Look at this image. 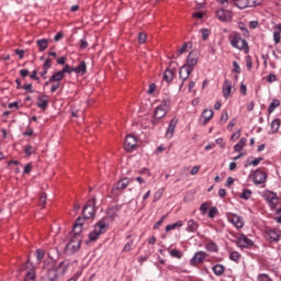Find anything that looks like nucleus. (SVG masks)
Masks as SVG:
<instances>
[{"label":"nucleus","instance_id":"6e6552de","mask_svg":"<svg viewBox=\"0 0 281 281\" xmlns=\"http://www.w3.org/2000/svg\"><path fill=\"white\" fill-rule=\"evenodd\" d=\"M83 218H93L95 216V198L90 199L82 210Z\"/></svg>","mask_w":281,"mask_h":281},{"label":"nucleus","instance_id":"7c9ffc66","mask_svg":"<svg viewBox=\"0 0 281 281\" xmlns=\"http://www.w3.org/2000/svg\"><path fill=\"white\" fill-rule=\"evenodd\" d=\"M280 126H281L280 119H274L270 124V128L272 133H278V131H280Z\"/></svg>","mask_w":281,"mask_h":281},{"label":"nucleus","instance_id":"f257e3e1","mask_svg":"<svg viewBox=\"0 0 281 281\" xmlns=\"http://www.w3.org/2000/svg\"><path fill=\"white\" fill-rule=\"evenodd\" d=\"M117 212H120V206L110 207L106 212L108 216L101 218L95 225L93 231L89 234L90 240H98L102 234H106V229H109V225H111V221H113L117 216Z\"/></svg>","mask_w":281,"mask_h":281},{"label":"nucleus","instance_id":"72a5a7b5","mask_svg":"<svg viewBox=\"0 0 281 281\" xmlns=\"http://www.w3.org/2000/svg\"><path fill=\"white\" fill-rule=\"evenodd\" d=\"M188 53V43H184L182 47L173 55V58H179L181 54Z\"/></svg>","mask_w":281,"mask_h":281},{"label":"nucleus","instance_id":"864d4df0","mask_svg":"<svg viewBox=\"0 0 281 281\" xmlns=\"http://www.w3.org/2000/svg\"><path fill=\"white\" fill-rule=\"evenodd\" d=\"M47 203V194L42 193L40 195V205H45Z\"/></svg>","mask_w":281,"mask_h":281},{"label":"nucleus","instance_id":"338daca9","mask_svg":"<svg viewBox=\"0 0 281 281\" xmlns=\"http://www.w3.org/2000/svg\"><path fill=\"white\" fill-rule=\"evenodd\" d=\"M15 54L19 56V58L23 59L25 50H23V49H15Z\"/></svg>","mask_w":281,"mask_h":281},{"label":"nucleus","instance_id":"39448f33","mask_svg":"<svg viewBox=\"0 0 281 281\" xmlns=\"http://www.w3.org/2000/svg\"><path fill=\"white\" fill-rule=\"evenodd\" d=\"M133 183V179L131 178H123L119 180L116 183L113 184L112 187V195L113 196H120L121 194L124 193V190L128 188Z\"/></svg>","mask_w":281,"mask_h":281},{"label":"nucleus","instance_id":"aec40b11","mask_svg":"<svg viewBox=\"0 0 281 281\" xmlns=\"http://www.w3.org/2000/svg\"><path fill=\"white\" fill-rule=\"evenodd\" d=\"M175 128H177V119H171L168 128L166 131V138L172 139V136L175 135Z\"/></svg>","mask_w":281,"mask_h":281},{"label":"nucleus","instance_id":"79ce46f5","mask_svg":"<svg viewBox=\"0 0 281 281\" xmlns=\"http://www.w3.org/2000/svg\"><path fill=\"white\" fill-rule=\"evenodd\" d=\"M133 249V240H130L125 244V246L123 247V252L126 254L128 251H131Z\"/></svg>","mask_w":281,"mask_h":281},{"label":"nucleus","instance_id":"0eeeda50","mask_svg":"<svg viewBox=\"0 0 281 281\" xmlns=\"http://www.w3.org/2000/svg\"><path fill=\"white\" fill-rule=\"evenodd\" d=\"M170 99L162 101L161 104L155 109V120H162V117H166V115H168V111H170Z\"/></svg>","mask_w":281,"mask_h":281},{"label":"nucleus","instance_id":"3c124183","mask_svg":"<svg viewBox=\"0 0 281 281\" xmlns=\"http://www.w3.org/2000/svg\"><path fill=\"white\" fill-rule=\"evenodd\" d=\"M58 89H60V82H53V85L50 87L52 93H56V91H58Z\"/></svg>","mask_w":281,"mask_h":281},{"label":"nucleus","instance_id":"4be33fe9","mask_svg":"<svg viewBox=\"0 0 281 281\" xmlns=\"http://www.w3.org/2000/svg\"><path fill=\"white\" fill-rule=\"evenodd\" d=\"M232 94V81L229 79H226L223 85V95L227 100L229 95Z\"/></svg>","mask_w":281,"mask_h":281},{"label":"nucleus","instance_id":"49530a36","mask_svg":"<svg viewBox=\"0 0 281 281\" xmlns=\"http://www.w3.org/2000/svg\"><path fill=\"white\" fill-rule=\"evenodd\" d=\"M216 212H218V209H216V206H212L209 211V218H214V216H216Z\"/></svg>","mask_w":281,"mask_h":281},{"label":"nucleus","instance_id":"412c9836","mask_svg":"<svg viewBox=\"0 0 281 281\" xmlns=\"http://www.w3.org/2000/svg\"><path fill=\"white\" fill-rule=\"evenodd\" d=\"M186 231L189 234H196V232H199V222L194 221V220H189L187 222V228Z\"/></svg>","mask_w":281,"mask_h":281},{"label":"nucleus","instance_id":"6e6d98bb","mask_svg":"<svg viewBox=\"0 0 281 281\" xmlns=\"http://www.w3.org/2000/svg\"><path fill=\"white\" fill-rule=\"evenodd\" d=\"M227 120H229V114L227 113V111H224L221 115V122H223V124H225V122H227Z\"/></svg>","mask_w":281,"mask_h":281},{"label":"nucleus","instance_id":"2eb2a0df","mask_svg":"<svg viewBox=\"0 0 281 281\" xmlns=\"http://www.w3.org/2000/svg\"><path fill=\"white\" fill-rule=\"evenodd\" d=\"M265 200L270 205V207H276L279 203L278 194L272 191H268L265 193Z\"/></svg>","mask_w":281,"mask_h":281},{"label":"nucleus","instance_id":"423d86ee","mask_svg":"<svg viewBox=\"0 0 281 281\" xmlns=\"http://www.w3.org/2000/svg\"><path fill=\"white\" fill-rule=\"evenodd\" d=\"M82 243L81 236H72L69 243L65 247V254L71 256V254H76L80 249V244Z\"/></svg>","mask_w":281,"mask_h":281},{"label":"nucleus","instance_id":"58836bf2","mask_svg":"<svg viewBox=\"0 0 281 281\" xmlns=\"http://www.w3.org/2000/svg\"><path fill=\"white\" fill-rule=\"evenodd\" d=\"M257 281H273L267 273H261L257 277Z\"/></svg>","mask_w":281,"mask_h":281},{"label":"nucleus","instance_id":"a18cd8bd","mask_svg":"<svg viewBox=\"0 0 281 281\" xmlns=\"http://www.w3.org/2000/svg\"><path fill=\"white\" fill-rule=\"evenodd\" d=\"M202 38L203 41H207L210 38V30L207 29H202L201 30Z\"/></svg>","mask_w":281,"mask_h":281},{"label":"nucleus","instance_id":"e433bc0d","mask_svg":"<svg viewBox=\"0 0 281 281\" xmlns=\"http://www.w3.org/2000/svg\"><path fill=\"white\" fill-rule=\"evenodd\" d=\"M24 153L25 155L30 156V155H34L36 153V147H33L32 145H26L24 147Z\"/></svg>","mask_w":281,"mask_h":281},{"label":"nucleus","instance_id":"c9c22d12","mask_svg":"<svg viewBox=\"0 0 281 281\" xmlns=\"http://www.w3.org/2000/svg\"><path fill=\"white\" fill-rule=\"evenodd\" d=\"M169 255L171 256V258H178V259L183 258V252H181L180 250H177V249H171L169 251Z\"/></svg>","mask_w":281,"mask_h":281},{"label":"nucleus","instance_id":"e2e57ef3","mask_svg":"<svg viewBox=\"0 0 281 281\" xmlns=\"http://www.w3.org/2000/svg\"><path fill=\"white\" fill-rule=\"evenodd\" d=\"M233 67H234V71L235 74H240V65H238L237 61H233Z\"/></svg>","mask_w":281,"mask_h":281},{"label":"nucleus","instance_id":"680f3d73","mask_svg":"<svg viewBox=\"0 0 281 281\" xmlns=\"http://www.w3.org/2000/svg\"><path fill=\"white\" fill-rule=\"evenodd\" d=\"M63 75L71 74V67L69 65H66L61 70Z\"/></svg>","mask_w":281,"mask_h":281},{"label":"nucleus","instance_id":"4c0bfd02","mask_svg":"<svg viewBox=\"0 0 281 281\" xmlns=\"http://www.w3.org/2000/svg\"><path fill=\"white\" fill-rule=\"evenodd\" d=\"M263 157H258L255 158L254 160L249 161L247 165H245V168H247L248 166H258L260 164V161H263Z\"/></svg>","mask_w":281,"mask_h":281},{"label":"nucleus","instance_id":"cd10ccee","mask_svg":"<svg viewBox=\"0 0 281 281\" xmlns=\"http://www.w3.org/2000/svg\"><path fill=\"white\" fill-rule=\"evenodd\" d=\"M205 249H206V251H210L211 254H216L218 251V245H216V243H214V241H209L205 245Z\"/></svg>","mask_w":281,"mask_h":281},{"label":"nucleus","instance_id":"69168bd1","mask_svg":"<svg viewBox=\"0 0 281 281\" xmlns=\"http://www.w3.org/2000/svg\"><path fill=\"white\" fill-rule=\"evenodd\" d=\"M32 172V164H27L24 167V173L30 175Z\"/></svg>","mask_w":281,"mask_h":281},{"label":"nucleus","instance_id":"9d476101","mask_svg":"<svg viewBox=\"0 0 281 281\" xmlns=\"http://www.w3.org/2000/svg\"><path fill=\"white\" fill-rule=\"evenodd\" d=\"M281 233L278 229L267 228L265 232V238L268 243H278L280 240Z\"/></svg>","mask_w":281,"mask_h":281},{"label":"nucleus","instance_id":"1a4fd4ad","mask_svg":"<svg viewBox=\"0 0 281 281\" xmlns=\"http://www.w3.org/2000/svg\"><path fill=\"white\" fill-rule=\"evenodd\" d=\"M261 0H235L234 5L239 10H245V8H254V5H260Z\"/></svg>","mask_w":281,"mask_h":281},{"label":"nucleus","instance_id":"5fc2aeb1","mask_svg":"<svg viewBox=\"0 0 281 281\" xmlns=\"http://www.w3.org/2000/svg\"><path fill=\"white\" fill-rule=\"evenodd\" d=\"M166 221V215H164L158 222L155 223L154 229H159L161 227V224Z\"/></svg>","mask_w":281,"mask_h":281},{"label":"nucleus","instance_id":"13d9d810","mask_svg":"<svg viewBox=\"0 0 281 281\" xmlns=\"http://www.w3.org/2000/svg\"><path fill=\"white\" fill-rule=\"evenodd\" d=\"M207 207H209V205H207L206 202L202 203L201 206H200L201 214H206L207 213Z\"/></svg>","mask_w":281,"mask_h":281},{"label":"nucleus","instance_id":"2f4dec72","mask_svg":"<svg viewBox=\"0 0 281 281\" xmlns=\"http://www.w3.org/2000/svg\"><path fill=\"white\" fill-rule=\"evenodd\" d=\"M37 46L40 52H45L48 47V42L47 40L43 38V40H37Z\"/></svg>","mask_w":281,"mask_h":281},{"label":"nucleus","instance_id":"8fccbe9b","mask_svg":"<svg viewBox=\"0 0 281 281\" xmlns=\"http://www.w3.org/2000/svg\"><path fill=\"white\" fill-rule=\"evenodd\" d=\"M146 38H147V36H146L145 33H139V34H138V43H139L140 45H144V43H146Z\"/></svg>","mask_w":281,"mask_h":281},{"label":"nucleus","instance_id":"6ab92c4d","mask_svg":"<svg viewBox=\"0 0 281 281\" xmlns=\"http://www.w3.org/2000/svg\"><path fill=\"white\" fill-rule=\"evenodd\" d=\"M37 108L42 109V111H46L47 106H49V97L46 94L37 97Z\"/></svg>","mask_w":281,"mask_h":281},{"label":"nucleus","instance_id":"4d7b16f0","mask_svg":"<svg viewBox=\"0 0 281 281\" xmlns=\"http://www.w3.org/2000/svg\"><path fill=\"white\" fill-rule=\"evenodd\" d=\"M245 60H246V67L250 71V69L252 67L251 56H246Z\"/></svg>","mask_w":281,"mask_h":281},{"label":"nucleus","instance_id":"5701e85b","mask_svg":"<svg viewBox=\"0 0 281 281\" xmlns=\"http://www.w3.org/2000/svg\"><path fill=\"white\" fill-rule=\"evenodd\" d=\"M212 271L214 276L221 277L223 276V273H225V266L216 263L215 266L212 267Z\"/></svg>","mask_w":281,"mask_h":281},{"label":"nucleus","instance_id":"09e8293b","mask_svg":"<svg viewBox=\"0 0 281 281\" xmlns=\"http://www.w3.org/2000/svg\"><path fill=\"white\" fill-rule=\"evenodd\" d=\"M36 258H37V260H43V258H45V250L37 249L36 250Z\"/></svg>","mask_w":281,"mask_h":281},{"label":"nucleus","instance_id":"ea45409f","mask_svg":"<svg viewBox=\"0 0 281 281\" xmlns=\"http://www.w3.org/2000/svg\"><path fill=\"white\" fill-rule=\"evenodd\" d=\"M267 82H269L270 85L273 82H278V76H276V74H270L266 77Z\"/></svg>","mask_w":281,"mask_h":281},{"label":"nucleus","instance_id":"bb28decb","mask_svg":"<svg viewBox=\"0 0 281 281\" xmlns=\"http://www.w3.org/2000/svg\"><path fill=\"white\" fill-rule=\"evenodd\" d=\"M247 146V138L243 137L239 142L234 146L235 153H240Z\"/></svg>","mask_w":281,"mask_h":281},{"label":"nucleus","instance_id":"de8ad7c7","mask_svg":"<svg viewBox=\"0 0 281 281\" xmlns=\"http://www.w3.org/2000/svg\"><path fill=\"white\" fill-rule=\"evenodd\" d=\"M89 47V43L87 42V37L80 40V49H87Z\"/></svg>","mask_w":281,"mask_h":281},{"label":"nucleus","instance_id":"20e7f679","mask_svg":"<svg viewBox=\"0 0 281 281\" xmlns=\"http://www.w3.org/2000/svg\"><path fill=\"white\" fill-rule=\"evenodd\" d=\"M229 43L232 47L235 49H239L240 52L249 53V44L240 36V34H234L229 36Z\"/></svg>","mask_w":281,"mask_h":281},{"label":"nucleus","instance_id":"0e129e2a","mask_svg":"<svg viewBox=\"0 0 281 281\" xmlns=\"http://www.w3.org/2000/svg\"><path fill=\"white\" fill-rule=\"evenodd\" d=\"M20 76H21L22 78H27V76H30V70H27V69H21V70H20Z\"/></svg>","mask_w":281,"mask_h":281},{"label":"nucleus","instance_id":"a19ab883","mask_svg":"<svg viewBox=\"0 0 281 281\" xmlns=\"http://www.w3.org/2000/svg\"><path fill=\"white\" fill-rule=\"evenodd\" d=\"M72 232H74V236H80V234H82V226L80 225H74V228H72Z\"/></svg>","mask_w":281,"mask_h":281},{"label":"nucleus","instance_id":"f3484780","mask_svg":"<svg viewBox=\"0 0 281 281\" xmlns=\"http://www.w3.org/2000/svg\"><path fill=\"white\" fill-rule=\"evenodd\" d=\"M265 181H267V173L257 169L254 172V183H256V186H261V183H265Z\"/></svg>","mask_w":281,"mask_h":281},{"label":"nucleus","instance_id":"a211bd4d","mask_svg":"<svg viewBox=\"0 0 281 281\" xmlns=\"http://www.w3.org/2000/svg\"><path fill=\"white\" fill-rule=\"evenodd\" d=\"M216 16L220 21L229 22V21H232V11L225 10V9H220L216 12Z\"/></svg>","mask_w":281,"mask_h":281},{"label":"nucleus","instance_id":"dca6fc26","mask_svg":"<svg viewBox=\"0 0 281 281\" xmlns=\"http://www.w3.org/2000/svg\"><path fill=\"white\" fill-rule=\"evenodd\" d=\"M135 146H137V138L133 135H127L125 137L124 149L131 153Z\"/></svg>","mask_w":281,"mask_h":281},{"label":"nucleus","instance_id":"f03ea898","mask_svg":"<svg viewBox=\"0 0 281 281\" xmlns=\"http://www.w3.org/2000/svg\"><path fill=\"white\" fill-rule=\"evenodd\" d=\"M45 269L47 273L42 277L41 281H58V273H65L69 265L65 261H61L58 267H54V261L52 259L44 261Z\"/></svg>","mask_w":281,"mask_h":281},{"label":"nucleus","instance_id":"473e14b6","mask_svg":"<svg viewBox=\"0 0 281 281\" xmlns=\"http://www.w3.org/2000/svg\"><path fill=\"white\" fill-rule=\"evenodd\" d=\"M77 74H79L80 76H85L87 74V64L85 61H81L77 66Z\"/></svg>","mask_w":281,"mask_h":281},{"label":"nucleus","instance_id":"603ef678","mask_svg":"<svg viewBox=\"0 0 281 281\" xmlns=\"http://www.w3.org/2000/svg\"><path fill=\"white\" fill-rule=\"evenodd\" d=\"M43 69H52V59L46 58L43 64Z\"/></svg>","mask_w":281,"mask_h":281},{"label":"nucleus","instance_id":"c85d7f7f","mask_svg":"<svg viewBox=\"0 0 281 281\" xmlns=\"http://www.w3.org/2000/svg\"><path fill=\"white\" fill-rule=\"evenodd\" d=\"M278 106H280V100L273 99L272 102L269 104L268 115H271V113H273V111H276Z\"/></svg>","mask_w":281,"mask_h":281},{"label":"nucleus","instance_id":"9b49d317","mask_svg":"<svg viewBox=\"0 0 281 281\" xmlns=\"http://www.w3.org/2000/svg\"><path fill=\"white\" fill-rule=\"evenodd\" d=\"M236 245L239 247V249H247L249 247H254V241L249 239L245 234H240L237 237Z\"/></svg>","mask_w":281,"mask_h":281},{"label":"nucleus","instance_id":"f704fd0d","mask_svg":"<svg viewBox=\"0 0 281 281\" xmlns=\"http://www.w3.org/2000/svg\"><path fill=\"white\" fill-rule=\"evenodd\" d=\"M229 260H233V262H240V252L232 251L229 254Z\"/></svg>","mask_w":281,"mask_h":281},{"label":"nucleus","instance_id":"774afa93","mask_svg":"<svg viewBox=\"0 0 281 281\" xmlns=\"http://www.w3.org/2000/svg\"><path fill=\"white\" fill-rule=\"evenodd\" d=\"M63 32H58L56 35H55V37H54V41L56 42V43H58V41H60L61 38H63Z\"/></svg>","mask_w":281,"mask_h":281},{"label":"nucleus","instance_id":"052dcab7","mask_svg":"<svg viewBox=\"0 0 281 281\" xmlns=\"http://www.w3.org/2000/svg\"><path fill=\"white\" fill-rule=\"evenodd\" d=\"M239 91L241 95H247V86L245 83H240Z\"/></svg>","mask_w":281,"mask_h":281},{"label":"nucleus","instance_id":"ddd939ff","mask_svg":"<svg viewBox=\"0 0 281 281\" xmlns=\"http://www.w3.org/2000/svg\"><path fill=\"white\" fill-rule=\"evenodd\" d=\"M207 258V254L205 251H198L190 260L191 267H196V265H201Z\"/></svg>","mask_w":281,"mask_h":281},{"label":"nucleus","instance_id":"7ed1b4c3","mask_svg":"<svg viewBox=\"0 0 281 281\" xmlns=\"http://www.w3.org/2000/svg\"><path fill=\"white\" fill-rule=\"evenodd\" d=\"M199 63V59L194 56V54L190 53L188 55L187 64H184L179 71L180 86L179 91H186V81L190 78V74L194 71V65Z\"/></svg>","mask_w":281,"mask_h":281},{"label":"nucleus","instance_id":"37998d69","mask_svg":"<svg viewBox=\"0 0 281 281\" xmlns=\"http://www.w3.org/2000/svg\"><path fill=\"white\" fill-rule=\"evenodd\" d=\"M239 196H240V199L247 200L251 196V191L249 189H246L241 192V194Z\"/></svg>","mask_w":281,"mask_h":281},{"label":"nucleus","instance_id":"bf43d9fd","mask_svg":"<svg viewBox=\"0 0 281 281\" xmlns=\"http://www.w3.org/2000/svg\"><path fill=\"white\" fill-rule=\"evenodd\" d=\"M22 89H24V91H29L30 93H34V90L32 89V83H25L24 86H22Z\"/></svg>","mask_w":281,"mask_h":281},{"label":"nucleus","instance_id":"a878e982","mask_svg":"<svg viewBox=\"0 0 281 281\" xmlns=\"http://www.w3.org/2000/svg\"><path fill=\"white\" fill-rule=\"evenodd\" d=\"M173 78H175V71H172L171 69H166L164 72L165 82L170 85V82L173 80Z\"/></svg>","mask_w":281,"mask_h":281},{"label":"nucleus","instance_id":"c03bdc74","mask_svg":"<svg viewBox=\"0 0 281 281\" xmlns=\"http://www.w3.org/2000/svg\"><path fill=\"white\" fill-rule=\"evenodd\" d=\"M280 40H281L280 31H274V32H273V41H274V44H276V45L280 44Z\"/></svg>","mask_w":281,"mask_h":281},{"label":"nucleus","instance_id":"c756f323","mask_svg":"<svg viewBox=\"0 0 281 281\" xmlns=\"http://www.w3.org/2000/svg\"><path fill=\"white\" fill-rule=\"evenodd\" d=\"M177 227H183V221H177L176 223L168 224L165 232H172V229H177Z\"/></svg>","mask_w":281,"mask_h":281},{"label":"nucleus","instance_id":"4468645a","mask_svg":"<svg viewBox=\"0 0 281 281\" xmlns=\"http://www.w3.org/2000/svg\"><path fill=\"white\" fill-rule=\"evenodd\" d=\"M24 281H36V269L30 262H26V273Z\"/></svg>","mask_w":281,"mask_h":281},{"label":"nucleus","instance_id":"393cba45","mask_svg":"<svg viewBox=\"0 0 281 281\" xmlns=\"http://www.w3.org/2000/svg\"><path fill=\"white\" fill-rule=\"evenodd\" d=\"M65 78V75L61 72V70H58L57 72H54L53 76L48 79V82H60Z\"/></svg>","mask_w":281,"mask_h":281},{"label":"nucleus","instance_id":"f8f14e48","mask_svg":"<svg viewBox=\"0 0 281 281\" xmlns=\"http://www.w3.org/2000/svg\"><path fill=\"white\" fill-rule=\"evenodd\" d=\"M228 222L232 223L237 229H243L245 227V221L243 217L237 214H228L227 215Z\"/></svg>","mask_w":281,"mask_h":281},{"label":"nucleus","instance_id":"b1692460","mask_svg":"<svg viewBox=\"0 0 281 281\" xmlns=\"http://www.w3.org/2000/svg\"><path fill=\"white\" fill-rule=\"evenodd\" d=\"M201 117H202V120H204L203 124L205 125V124H207V122H210L211 117H214V111H212V110H204L202 112Z\"/></svg>","mask_w":281,"mask_h":281}]
</instances>
